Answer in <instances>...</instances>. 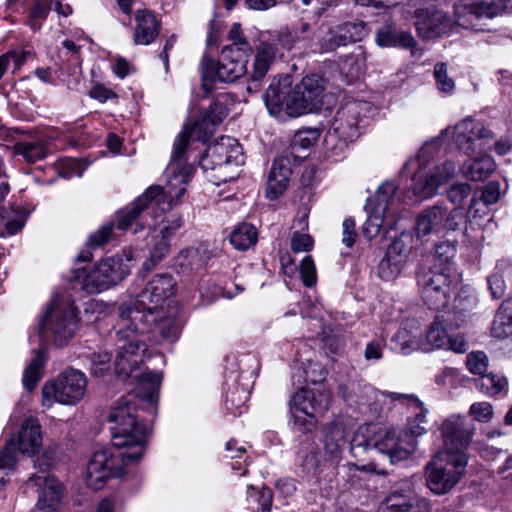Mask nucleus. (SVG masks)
Wrapping results in <instances>:
<instances>
[{
    "mask_svg": "<svg viewBox=\"0 0 512 512\" xmlns=\"http://www.w3.org/2000/svg\"><path fill=\"white\" fill-rule=\"evenodd\" d=\"M369 108L370 104L368 102L359 100L347 102L340 107L325 135L324 144L326 149L342 150L347 142L353 141L359 134L361 117Z\"/></svg>",
    "mask_w": 512,
    "mask_h": 512,
    "instance_id": "obj_12",
    "label": "nucleus"
},
{
    "mask_svg": "<svg viewBox=\"0 0 512 512\" xmlns=\"http://www.w3.org/2000/svg\"><path fill=\"white\" fill-rule=\"evenodd\" d=\"M133 40L136 45H149L160 33L161 23L149 10H138L135 14Z\"/></svg>",
    "mask_w": 512,
    "mask_h": 512,
    "instance_id": "obj_30",
    "label": "nucleus"
},
{
    "mask_svg": "<svg viewBox=\"0 0 512 512\" xmlns=\"http://www.w3.org/2000/svg\"><path fill=\"white\" fill-rule=\"evenodd\" d=\"M29 483L37 487L39 494L37 507L41 512L57 511L61 502L64 487L53 476L33 474L29 477Z\"/></svg>",
    "mask_w": 512,
    "mask_h": 512,
    "instance_id": "obj_25",
    "label": "nucleus"
},
{
    "mask_svg": "<svg viewBox=\"0 0 512 512\" xmlns=\"http://www.w3.org/2000/svg\"><path fill=\"white\" fill-rule=\"evenodd\" d=\"M162 375L146 371L137 376V385L133 393L122 396L111 408L108 416L112 424L113 441L117 445L146 441L147 425L138 415L139 407L144 405L154 410L161 385Z\"/></svg>",
    "mask_w": 512,
    "mask_h": 512,
    "instance_id": "obj_2",
    "label": "nucleus"
},
{
    "mask_svg": "<svg viewBox=\"0 0 512 512\" xmlns=\"http://www.w3.org/2000/svg\"><path fill=\"white\" fill-rule=\"evenodd\" d=\"M332 394L324 386L314 389L300 388L289 401L290 413L294 410L305 415L317 416L329 409Z\"/></svg>",
    "mask_w": 512,
    "mask_h": 512,
    "instance_id": "obj_21",
    "label": "nucleus"
},
{
    "mask_svg": "<svg viewBox=\"0 0 512 512\" xmlns=\"http://www.w3.org/2000/svg\"><path fill=\"white\" fill-rule=\"evenodd\" d=\"M176 283L170 274H158L138 294L135 302L122 303L119 307L121 327L131 329L134 321H140V328L146 329L149 319L175 294Z\"/></svg>",
    "mask_w": 512,
    "mask_h": 512,
    "instance_id": "obj_4",
    "label": "nucleus"
},
{
    "mask_svg": "<svg viewBox=\"0 0 512 512\" xmlns=\"http://www.w3.org/2000/svg\"><path fill=\"white\" fill-rule=\"evenodd\" d=\"M315 36L317 37V42L314 44V51L322 53L332 52L341 46L347 45L338 26L327 28L320 26L317 32H315Z\"/></svg>",
    "mask_w": 512,
    "mask_h": 512,
    "instance_id": "obj_37",
    "label": "nucleus"
},
{
    "mask_svg": "<svg viewBox=\"0 0 512 512\" xmlns=\"http://www.w3.org/2000/svg\"><path fill=\"white\" fill-rule=\"evenodd\" d=\"M314 246L313 238L306 233L295 231L291 237V249L295 253L309 252Z\"/></svg>",
    "mask_w": 512,
    "mask_h": 512,
    "instance_id": "obj_60",
    "label": "nucleus"
},
{
    "mask_svg": "<svg viewBox=\"0 0 512 512\" xmlns=\"http://www.w3.org/2000/svg\"><path fill=\"white\" fill-rule=\"evenodd\" d=\"M440 432L443 439V450L439 453L458 456L466 454L465 451L474 433V425L462 416L451 415L442 422Z\"/></svg>",
    "mask_w": 512,
    "mask_h": 512,
    "instance_id": "obj_18",
    "label": "nucleus"
},
{
    "mask_svg": "<svg viewBox=\"0 0 512 512\" xmlns=\"http://www.w3.org/2000/svg\"><path fill=\"white\" fill-rule=\"evenodd\" d=\"M276 57V47L272 43L261 42L256 48L253 69L248 80L247 91L256 93L259 91L264 78Z\"/></svg>",
    "mask_w": 512,
    "mask_h": 512,
    "instance_id": "obj_27",
    "label": "nucleus"
},
{
    "mask_svg": "<svg viewBox=\"0 0 512 512\" xmlns=\"http://www.w3.org/2000/svg\"><path fill=\"white\" fill-rule=\"evenodd\" d=\"M456 254L455 245L449 241L440 242L435 246V264L439 268L448 266L451 270V262Z\"/></svg>",
    "mask_w": 512,
    "mask_h": 512,
    "instance_id": "obj_54",
    "label": "nucleus"
},
{
    "mask_svg": "<svg viewBox=\"0 0 512 512\" xmlns=\"http://www.w3.org/2000/svg\"><path fill=\"white\" fill-rule=\"evenodd\" d=\"M495 167L493 158L483 155L465 161L461 167V174L470 181H484L494 172Z\"/></svg>",
    "mask_w": 512,
    "mask_h": 512,
    "instance_id": "obj_34",
    "label": "nucleus"
},
{
    "mask_svg": "<svg viewBox=\"0 0 512 512\" xmlns=\"http://www.w3.org/2000/svg\"><path fill=\"white\" fill-rule=\"evenodd\" d=\"M376 42L379 46H401L413 48L416 45L414 37L405 31H396L390 28L379 29L376 34Z\"/></svg>",
    "mask_w": 512,
    "mask_h": 512,
    "instance_id": "obj_40",
    "label": "nucleus"
},
{
    "mask_svg": "<svg viewBox=\"0 0 512 512\" xmlns=\"http://www.w3.org/2000/svg\"><path fill=\"white\" fill-rule=\"evenodd\" d=\"M491 333L499 339L512 336V299L500 305L492 322Z\"/></svg>",
    "mask_w": 512,
    "mask_h": 512,
    "instance_id": "obj_38",
    "label": "nucleus"
},
{
    "mask_svg": "<svg viewBox=\"0 0 512 512\" xmlns=\"http://www.w3.org/2000/svg\"><path fill=\"white\" fill-rule=\"evenodd\" d=\"M227 40L231 43L226 45L224 48H231L233 53H237L239 56H248L252 51V47L247 41L240 23H233L227 34Z\"/></svg>",
    "mask_w": 512,
    "mask_h": 512,
    "instance_id": "obj_46",
    "label": "nucleus"
},
{
    "mask_svg": "<svg viewBox=\"0 0 512 512\" xmlns=\"http://www.w3.org/2000/svg\"><path fill=\"white\" fill-rule=\"evenodd\" d=\"M291 415L293 418V428L301 434H307L316 427L317 416L305 415L296 410Z\"/></svg>",
    "mask_w": 512,
    "mask_h": 512,
    "instance_id": "obj_59",
    "label": "nucleus"
},
{
    "mask_svg": "<svg viewBox=\"0 0 512 512\" xmlns=\"http://www.w3.org/2000/svg\"><path fill=\"white\" fill-rule=\"evenodd\" d=\"M451 273L448 266L439 268L437 264L418 273L422 299L430 309L440 310L447 306L453 282Z\"/></svg>",
    "mask_w": 512,
    "mask_h": 512,
    "instance_id": "obj_16",
    "label": "nucleus"
},
{
    "mask_svg": "<svg viewBox=\"0 0 512 512\" xmlns=\"http://www.w3.org/2000/svg\"><path fill=\"white\" fill-rule=\"evenodd\" d=\"M111 354L107 351L93 352L90 355V370L95 376H103L110 369Z\"/></svg>",
    "mask_w": 512,
    "mask_h": 512,
    "instance_id": "obj_56",
    "label": "nucleus"
},
{
    "mask_svg": "<svg viewBox=\"0 0 512 512\" xmlns=\"http://www.w3.org/2000/svg\"><path fill=\"white\" fill-rule=\"evenodd\" d=\"M466 365L471 373L481 376L487 370L488 358L482 351L472 352L467 356Z\"/></svg>",
    "mask_w": 512,
    "mask_h": 512,
    "instance_id": "obj_57",
    "label": "nucleus"
},
{
    "mask_svg": "<svg viewBox=\"0 0 512 512\" xmlns=\"http://www.w3.org/2000/svg\"><path fill=\"white\" fill-rule=\"evenodd\" d=\"M78 328V309L68 299L55 297L39 321V335L42 340H50L63 346Z\"/></svg>",
    "mask_w": 512,
    "mask_h": 512,
    "instance_id": "obj_8",
    "label": "nucleus"
},
{
    "mask_svg": "<svg viewBox=\"0 0 512 512\" xmlns=\"http://www.w3.org/2000/svg\"><path fill=\"white\" fill-rule=\"evenodd\" d=\"M247 371L240 370L239 363H231L225 371V406L226 409L231 413L236 414L242 413V409L250 397V387L248 383H241V379H250L253 372L249 373V377L246 375Z\"/></svg>",
    "mask_w": 512,
    "mask_h": 512,
    "instance_id": "obj_19",
    "label": "nucleus"
},
{
    "mask_svg": "<svg viewBox=\"0 0 512 512\" xmlns=\"http://www.w3.org/2000/svg\"><path fill=\"white\" fill-rule=\"evenodd\" d=\"M314 36L315 32L308 22L298 21L291 26L283 27L277 34V42L287 50L298 46L314 50Z\"/></svg>",
    "mask_w": 512,
    "mask_h": 512,
    "instance_id": "obj_28",
    "label": "nucleus"
},
{
    "mask_svg": "<svg viewBox=\"0 0 512 512\" xmlns=\"http://www.w3.org/2000/svg\"><path fill=\"white\" fill-rule=\"evenodd\" d=\"M346 44L361 41L366 35V24L363 21H350L337 25Z\"/></svg>",
    "mask_w": 512,
    "mask_h": 512,
    "instance_id": "obj_50",
    "label": "nucleus"
},
{
    "mask_svg": "<svg viewBox=\"0 0 512 512\" xmlns=\"http://www.w3.org/2000/svg\"><path fill=\"white\" fill-rule=\"evenodd\" d=\"M465 322L462 311L448 310L438 314L429 326L420 349L430 352L435 349H447L456 353H464L468 344L463 335L457 333Z\"/></svg>",
    "mask_w": 512,
    "mask_h": 512,
    "instance_id": "obj_9",
    "label": "nucleus"
},
{
    "mask_svg": "<svg viewBox=\"0 0 512 512\" xmlns=\"http://www.w3.org/2000/svg\"><path fill=\"white\" fill-rule=\"evenodd\" d=\"M464 223L465 215L462 208H454L449 213H447V209L445 208L443 230L455 231L458 230Z\"/></svg>",
    "mask_w": 512,
    "mask_h": 512,
    "instance_id": "obj_61",
    "label": "nucleus"
},
{
    "mask_svg": "<svg viewBox=\"0 0 512 512\" xmlns=\"http://www.w3.org/2000/svg\"><path fill=\"white\" fill-rule=\"evenodd\" d=\"M405 263L406 262L400 261V259L385 253V256L378 266L379 277L384 281L396 279L401 273Z\"/></svg>",
    "mask_w": 512,
    "mask_h": 512,
    "instance_id": "obj_47",
    "label": "nucleus"
},
{
    "mask_svg": "<svg viewBox=\"0 0 512 512\" xmlns=\"http://www.w3.org/2000/svg\"><path fill=\"white\" fill-rule=\"evenodd\" d=\"M488 288L493 299H500L506 291V283L503 275L496 271L487 278Z\"/></svg>",
    "mask_w": 512,
    "mask_h": 512,
    "instance_id": "obj_63",
    "label": "nucleus"
},
{
    "mask_svg": "<svg viewBox=\"0 0 512 512\" xmlns=\"http://www.w3.org/2000/svg\"><path fill=\"white\" fill-rule=\"evenodd\" d=\"M149 319V324L146 329H141L140 321H134L133 326H137V334L143 335L150 333L155 339V342H175L181 332L183 322L175 315L165 316L162 311L155 313V319Z\"/></svg>",
    "mask_w": 512,
    "mask_h": 512,
    "instance_id": "obj_24",
    "label": "nucleus"
},
{
    "mask_svg": "<svg viewBox=\"0 0 512 512\" xmlns=\"http://www.w3.org/2000/svg\"><path fill=\"white\" fill-rule=\"evenodd\" d=\"M391 340L395 344V347L399 348L402 352L420 349L421 345L416 335L411 330L407 329V327H400Z\"/></svg>",
    "mask_w": 512,
    "mask_h": 512,
    "instance_id": "obj_51",
    "label": "nucleus"
},
{
    "mask_svg": "<svg viewBox=\"0 0 512 512\" xmlns=\"http://www.w3.org/2000/svg\"><path fill=\"white\" fill-rule=\"evenodd\" d=\"M221 120V117L218 120H212L211 116H206L190 128L185 126L174 142L171 159L165 170L166 185L149 187L130 205L119 210L116 214V224L107 222L100 226L90 235L88 246L97 248L108 243L113 238L114 226L120 231H127L135 225L134 234L142 231L146 225L143 222L144 212L149 208L152 200L159 203L162 199L168 198L170 206L173 202L179 201L186 192V187L195 171V167L187 162L190 139L194 138L205 143Z\"/></svg>",
    "mask_w": 512,
    "mask_h": 512,
    "instance_id": "obj_1",
    "label": "nucleus"
},
{
    "mask_svg": "<svg viewBox=\"0 0 512 512\" xmlns=\"http://www.w3.org/2000/svg\"><path fill=\"white\" fill-rule=\"evenodd\" d=\"M16 464V443L13 439L8 441L0 452V471L4 476L13 470Z\"/></svg>",
    "mask_w": 512,
    "mask_h": 512,
    "instance_id": "obj_55",
    "label": "nucleus"
},
{
    "mask_svg": "<svg viewBox=\"0 0 512 512\" xmlns=\"http://www.w3.org/2000/svg\"><path fill=\"white\" fill-rule=\"evenodd\" d=\"M456 174V166L451 161H444L434 166L423 175L420 171L413 175V192L420 199L436 195L440 186L448 183Z\"/></svg>",
    "mask_w": 512,
    "mask_h": 512,
    "instance_id": "obj_20",
    "label": "nucleus"
},
{
    "mask_svg": "<svg viewBox=\"0 0 512 512\" xmlns=\"http://www.w3.org/2000/svg\"><path fill=\"white\" fill-rule=\"evenodd\" d=\"M300 275L306 287H312L317 282L315 263L311 256H305L300 263Z\"/></svg>",
    "mask_w": 512,
    "mask_h": 512,
    "instance_id": "obj_58",
    "label": "nucleus"
},
{
    "mask_svg": "<svg viewBox=\"0 0 512 512\" xmlns=\"http://www.w3.org/2000/svg\"><path fill=\"white\" fill-rule=\"evenodd\" d=\"M26 214L12 207H0V225L3 226L2 236H12L21 231L26 222Z\"/></svg>",
    "mask_w": 512,
    "mask_h": 512,
    "instance_id": "obj_39",
    "label": "nucleus"
},
{
    "mask_svg": "<svg viewBox=\"0 0 512 512\" xmlns=\"http://www.w3.org/2000/svg\"><path fill=\"white\" fill-rule=\"evenodd\" d=\"M509 0H478L455 4V22L466 29L479 30L476 21L492 19L508 9Z\"/></svg>",
    "mask_w": 512,
    "mask_h": 512,
    "instance_id": "obj_17",
    "label": "nucleus"
},
{
    "mask_svg": "<svg viewBox=\"0 0 512 512\" xmlns=\"http://www.w3.org/2000/svg\"><path fill=\"white\" fill-rule=\"evenodd\" d=\"M472 188L467 183H457L452 185L447 191V197L450 202L460 205L471 194Z\"/></svg>",
    "mask_w": 512,
    "mask_h": 512,
    "instance_id": "obj_64",
    "label": "nucleus"
},
{
    "mask_svg": "<svg viewBox=\"0 0 512 512\" xmlns=\"http://www.w3.org/2000/svg\"><path fill=\"white\" fill-rule=\"evenodd\" d=\"M384 395L391 401H399L406 405L408 411L413 415L408 418L405 433L414 438L427 432L428 409L418 397L414 394H402L397 392H386Z\"/></svg>",
    "mask_w": 512,
    "mask_h": 512,
    "instance_id": "obj_22",
    "label": "nucleus"
},
{
    "mask_svg": "<svg viewBox=\"0 0 512 512\" xmlns=\"http://www.w3.org/2000/svg\"><path fill=\"white\" fill-rule=\"evenodd\" d=\"M500 197V183L497 181H490L481 190L479 198H477V193L473 195L471 199V204L469 206V212L473 213L474 216L480 215L481 212H483L481 208L478 207L480 204H482L483 206L495 204L499 201Z\"/></svg>",
    "mask_w": 512,
    "mask_h": 512,
    "instance_id": "obj_41",
    "label": "nucleus"
},
{
    "mask_svg": "<svg viewBox=\"0 0 512 512\" xmlns=\"http://www.w3.org/2000/svg\"><path fill=\"white\" fill-rule=\"evenodd\" d=\"M412 242L413 235L410 232H402L391 242L386 253L406 262Z\"/></svg>",
    "mask_w": 512,
    "mask_h": 512,
    "instance_id": "obj_48",
    "label": "nucleus"
},
{
    "mask_svg": "<svg viewBox=\"0 0 512 512\" xmlns=\"http://www.w3.org/2000/svg\"><path fill=\"white\" fill-rule=\"evenodd\" d=\"M113 437V431L111 430ZM146 441L117 445L115 448H126L127 451H114L113 448L96 450L87 464L86 482L93 490L101 489L109 478H118L124 475L125 465L138 462L144 452Z\"/></svg>",
    "mask_w": 512,
    "mask_h": 512,
    "instance_id": "obj_5",
    "label": "nucleus"
},
{
    "mask_svg": "<svg viewBox=\"0 0 512 512\" xmlns=\"http://www.w3.org/2000/svg\"><path fill=\"white\" fill-rule=\"evenodd\" d=\"M292 78L288 74L277 75L270 82L263 100L270 115L279 117L285 112L299 117L319 110L323 104L325 80L318 74L306 75L291 89Z\"/></svg>",
    "mask_w": 512,
    "mask_h": 512,
    "instance_id": "obj_3",
    "label": "nucleus"
},
{
    "mask_svg": "<svg viewBox=\"0 0 512 512\" xmlns=\"http://www.w3.org/2000/svg\"><path fill=\"white\" fill-rule=\"evenodd\" d=\"M116 337L118 353L115 358V372L118 376L128 378L132 376L133 371L143 362L147 346L139 338L137 326L131 325V329L124 326L121 327V318L117 324Z\"/></svg>",
    "mask_w": 512,
    "mask_h": 512,
    "instance_id": "obj_15",
    "label": "nucleus"
},
{
    "mask_svg": "<svg viewBox=\"0 0 512 512\" xmlns=\"http://www.w3.org/2000/svg\"><path fill=\"white\" fill-rule=\"evenodd\" d=\"M291 175L290 159L284 156L275 158L268 174L266 197L270 200L279 198L287 189Z\"/></svg>",
    "mask_w": 512,
    "mask_h": 512,
    "instance_id": "obj_29",
    "label": "nucleus"
},
{
    "mask_svg": "<svg viewBox=\"0 0 512 512\" xmlns=\"http://www.w3.org/2000/svg\"><path fill=\"white\" fill-rule=\"evenodd\" d=\"M319 137V129L305 128L298 130L293 136L291 147L296 152L300 149H309L318 141Z\"/></svg>",
    "mask_w": 512,
    "mask_h": 512,
    "instance_id": "obj_49",
    "label": "nucleus"
},
{
    "mask_svg": "<svg viewBox=\"0 0 512 512\" xmlns=\"http://www.w3.org/2000/svg\"><path fill=\"white\" fill-rule=\"evenodd\" d=\"M444 218L445 207L441 205H434L424 209L417 217L415 225L417 238L423 239L432 233L443 231Z\"/></svg>",
    "mask_w": 512,
    "mask_h": 512,
    "instance_id": "obj_33",
    "label": "nucleus"
},
{
    "mask_svg": "<svg viewBox=\"0 0 512 512\" xmlns=\"http://www.w3.org/2000/svg\"><path fill=\"white\" fill-rule=\"evenodd\" d=\"M84 169V164L79 159L65 158L60 159L57 162L58 174L65 179H70L74 176H81Z\"/></svg>",
    "mask_w": 512,
    "mask_h": 512,
    "instance_id": "obj_53",
    "label": "nucleus"
},
{
    "mask_svg": "<svg viewBox=\"0 0 512 512\" xmlns=\"http://www.w3.org/2000/svg\"><path fill=\"white\" fill-rule=\"evenodd\" d=\"M257 229L250 223H241L232 231L230 243L240 251L248 250L257 242Z\"/></svg>",
    "mask_w": 512,
    "mask_h": 512,
    "instance_id": "obj_43",
    "label": "nucleus"
},
{
    "mask_svg": "<svg viewBox=\"0 0 512 512\" xmlns=\"http://www.w3.org/2000/svg\"><path fill=\"white\" fill-rule=\"evenodd\" d=\"M387 512H411L414 506L426 508L428 502L420 498L410 480L401 481L385 498Z\"/></svg>",
    "mask_w": 512,
    "mask_h": 512,
    "instance_id": "obj_26",
    "label": "nucleus"
},
{
    "mask_svg": "<svg viewBox=\"0 0 512 512\" xmlns=\"http://www.w3.org/2000/svg\"><path fill=\"white\" fill-rule=\"evenodd\" d=\"M347 441V431L345 427L337 422L329 423L325 428L324 450L331 458H337Z\"/></svg>",
    "mask_w": 512,
    "mask_h": 512,
    "instance_id": "obj_36",
    "label": "nucleus"
},
{
    "mask_svg": "<svg viewBox=\"0 0 512 512\" xmlns=\"http://www.w3.org/2000/svg\"><path fill=\"white\" fill-rule=\"evenodd\" d=\"M169 226H161L159 235L155 237L150 257L143 263V268L148 272L152 270L166 256L170 249V239L168 238Z\"/></svg>",
    "mask_w": 512,
    "mask_h": 512,
    "instance_id": "obj_42",
    "label": "nucleus"
},
{
    "mask_svg": "<svg viewBox=\"0 0 512 512\" xmlns=\"http://www.w3.org/2000/svg\"><path fill=\"white\" fill-rule=\"evenodd\" d=\"M506 386V378L493 373L483 374L476 380L477 389L487 396L500 394L505 390Z\"/></svg>",
    "mask_w": 512,
    "mask_h": 512,
    "instance_id": "obj_45",
    "label": "nucleus"
},
{
    "mask_svg": "<svg viewBox=\"0 0 512 512\" xmlns=\"http://www.w3.org/2000/svg\"><path fill=\"white\" fill-rule=\"evenodd\" d=\"M434 78L439 92L450 95L455 89L454 80L447 73V65L439 62L434 67Z\"/></svg>",
    "mask_w": 512,
    "mask_h": 512,
    "instance_id": "obj_52",
    "label": "nucleus"
},
{
    "mask_svg": "<svg viewBox=\"0 0 512 512\" xmlns=\"http://www.w3.org/2000/svg\"><path fill=\"white\" fill-rule=\"evenodd\" d=\"M44 355L38 351L31 362L27 365L23 373V385L28 391H32L42 377L44 367Z\"/></svg>",
    "mask_w": 512,
    "mask_h": 512,
    "instance_id": "obj_44",
    "label": "nucleus"
},
{
    "mask_svg": "<svg viewBox=\"0 0 512 512\" xmlns=\"http://www.w3.org/2000/svg\"><path fill=\"white\" fill-rule=\"evenodd\" d=\"M486 135V130L480 124L466 118L455 126L454 140L460 150L468 154L475 151V142Z\"/></svg>",
    "mask_w": 512,
    "mask_h": 512,
    "instance_id": "obj_31",
    "label": "nucleus"
},
{
    "mask_svg": "<svg viewBox=\"0 0 512 512\" xmlns=\"http://www.w3.org/2000/svg\"><path fill=\"white\" fill-rule=\"evenodd\" d=\"M13 151L16 156H21L25 162L33 164L47 157L49 146L44 139L21 140L14 144Z\"/></svg>",
    "mask_w": 512,
    "mask_h": 512,
    "instance_id": "obj_35",
    "label": "nucleus"
},
{
    "mask_svg": "<svg viewBox=\"0 0 512 512\" xmlns=\"http://www.w3.org/2000/svg\"><path fill=\"white\" fill-rule=\"evenodd\" d=\"M42 446L41 425L37 418L30 417L22 425L17 438L18 450L27 455L39 452Z\"/></svg>",
    "mask_w": 512,
    "mask_h": 512,
    "instance_id": "obj_32",
    "label": "nucleus"
},
{
    "mask_svg": "<svg viewBox=\"0 0 512 512\" xmlns=\"http://www.w3.org/2000/svg\"><path fill=\"white\" fill-rule=\"evenodd\" d=\"M469 413L479 422H489L493 417V406L486 401L476 402L470 406Z\"/></svg>",
    "mask_w": 512,
    "mask_h": 512,
    "instance_id": "obj_62",
    "label": "nucleus"
},
{
    "mask_svg": "<svg viewBox=\"0 0 512 512\" xmlns=\"http://www.w3.org/2000/svg\"><path fill=\"white\" fill-rule=\"evenodd\" d=\"M87 378L83 372L73 368L66 369L52 381L42 387V407L50 409L54 403L76 405L85 396Z\"/></svg>",
    "mask_w": 512,
    "mask_h": 512,
    "instance_id": "obj_13",
    "label": "nucleus"
},
{
    "mask_svg": "<svg viewBox=\"0 0 512 512\" xmlns=\"http://www.w3.org/2000/svg\"><path fill=\"white\" fill-rule=\"evenodd\" d=\"M415 26L419 37L433 39L448 33L453 21L444 11L430 7L416 12Z\"/></svg>",
    "mask_w": 512,
    "mask_h": 512,
    "instance_id": "obj_23",
    "label": "nucleus"
},
{
    "mask_svg": "<svg viewBox=\"0 0 512 512\" xmlns=\"http://www.w3.org/2000/svg\"><path fill=\"white\" fill-rule=\"evenodd\" d=\"M467 464V454L449 456L437 453L425 468L427 487L436 495L448 493L461 480Z\"/></svg>",
    "mask_w": 512,
    "mask_h": 512,
    "instance_id": "obj_11",
    "label": "nucleus"
},
{
    "mask_svg": "<svg viewBox=\"0 0 512 512\" xmlns=\"http://www.w3.org/2000/svg\"><path fill=\"white\" fill-rule=\"evenodd\" d=\"M130 254H117L98 263L91 271L76 270L75 278L88 294H97L124 280L131 271Z\"/></svg>",
    "mask_w": 512,
    "mask_h": 512,
    "instance_id": "obj_10",
    "label": "nucleus"
},
{
    "mask_svg": "<svg viewBox=\"0 0 512 512\" xmlns=\"http://www.w3.org/2000/svg\"><path fill=\"white\" fill-rule=\"evenodd\" d=\"M247 56L233 53L231 48H223L218 62L204 55L201 61L202 88L205 93L212 91L216 82L231 83L246 73Z\"/></svg>",
    "mask_w": 512,
    "mask_h": 512,
    "instance_id": "obj_14",
    "label": "nucleus"
},
{
    "mask_svg": "<svg viewBox=\"0 0 512 512\" xmlns=\"http://www.w3.org/2000/svg\"><path fill=\"white\" fill-rule=\"evenodd\" d=\"M417 441L396 428L375 434V425L360 426L351 440L350 453L358 457V449L374 448L387 454L392 463L407 459L416 449Z\"/></svg>",
    "mask_w": 512,
    "mask_h": 512,
    "instance_id": "obj_6",
    "label": "nucleus"
},
{
    "mask_svg": "<svg viewBox=\"0 0 512 512\" xmlns=\"http://www.w3.org/2000/svg\"><path fill=\"white\" fill-rule=\"evenodd\" d=\"M244 163L243 151L237 139L221 136L209 145L206 153L200 158L199 165L207 175V179L219 186L234 179L231 168Z\"/></svg>",
    "mask_w": 512,
    "mask_h": 512,
    "instance_id": "obj_7",
    "label": "nucleus"
}]
</instances>
